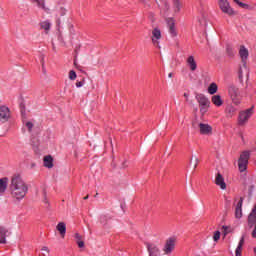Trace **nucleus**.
Returning a JSON list of instances; mask_svg holds the SVG:
<instances>
[{"label": "nucleus", "mask_w": 256, "mask_h": 256, "mask_svg": "<svg viewBox=\"0 0 256 256\" xmlns=\"http://www.w3.org/2000/svg\"><path fill=\"white\" fill-rule=\"evenodd\" d=\"M196 125H197L196 123H193V127H196Z\"/></svg>", "instance_id": "obj_48"}, {"label": "nucleus", "mask_w": 256, "mask_h": 256, "mask_svg": "<svg viewBox=\"0 0 256 256\" xmlns=\"http://www.w3.org/2000/svg\"><path fill=\"white\" fill-rule=\"evenodd\" d=\"M168 77H170V78L173 77V73H169Z\"/></svg>", "instance_id": "obj_47"}, {"label": "nucleus", "mask_w": 256, "mask_h": 256, "mask_svg": "<svg viewBox=\"0 0 256 256\" xmlns=\"http://www.w3.org/2000/svg\"><path fill=\"white\" fill-rule=\"evenodd\" d=\"M26 127L29 132L33 131V122H27Z\"/></svg>", "instance_id": "obj_38"}, {"label": "nucleus", "mask_w": 256, "mask_h": 256, "mask_svg": "<svg viewBox=\"0 0 256 256\" xmlns=\"http://www.w3.org/2000/svg\"><path fill=\"white\" fill-rule=\"evenodd\" d=\"M83 85H85V79H83L82 81H78L76 82V87H83Z\"/></svg>", "instance_id": "obj_40"}, {"label": "nucleus", "mask_w": 256, "mask_h": 256, "mask_svg": "<svg viewBox=\"0 0 256 256\" xmlns=\"http://www.w3.org/2000/svg\"><path fill=\"white\" fill-rule=\"evenodd\" d=\"M99 194L97 193L96 195H95V197H97Z\"/></svg>", "instance_id": "obj_51"}, {"label": "nucleus", "mask_w": 256, "mask_h": 256, "mask_svg": "<svg viewBox=\"0 0 256 256\" xmlns=\"http://www.w3.org/2000/svg\"><path fill=\"white\" fill-rule=\"evenodd\" d=\"M8 230L5 229V227L0 226V243H7L6 237H7Z\"/></svg>", "instance_id": "obj_27"}, {"label": "nucleus", "mask_w": 256, "mask_h": 256, "mask_svg": "<svg viewBox=\"0 0 256 256\" xmlns=\"http://www.w3.org/2000/svg\"><path fill=\"white\" fill-rule=\"evenodd\" d=\"M211 101L216 107H221V105H223V99H221V95L212 96Z\"/></svg>", "instance_id": "obj_25"}, {"label": "nucleus", "mask_w": 256, "mask_h": 256, "mask_svg": "<svg viewBox=\"0 0 256 256\" xmlns=\"http://www.w3.org/2000/svg\"><path fill=\"white\" fill-rule=\"evenodd\" d=\"M252 115H253V107L246 109L244 111H240L238 115V125L240 127L247 125V122L249 121V119H251Z\"/></svg>", "instance_id": "obj_3"}, {"label": "nucleus", "mask_w": 256, "mask_h": 256, "mask_svg": "<svg viewBox=\"0 0 256 256\" xmlns=\"http://www.w3.org/2000/svg\"><path fill=\"white\" fill-rule=\"evenodd\" d=\"M75 239H77V241H81V235H79V233L75 234Z\"/></svg>", "instance_id": "obj_42"}, {"label": "nucleus", "mask_w": 256, "mask_h": 256, "mask_svg": "<svg viewBox=\"0 0 256 256\" xmlns=\"http://www.w3.org/2000/svg\"><path fill=\"white\" fill-rule=\"evenodd\" d=\"M152 44L154 47H158V49H161L160 42L161 41V30L159 28H154L152 30Z\"/></svg>", "instance_id": "obj_8"}, {"label": "nucleus", "mask_w": 256, "mask_h": 256, "mask_svg": "<svg viewBox=\"0 0 256 256\" xmlns=\"http://www.w3.org/2000/svg\"><path fill=\"white\" fill-rule=\"evenodd\" d=\"M218 5L222 13H225V15H229L230 17L235 15V10H233L231 4H229V0H218Z\"/></svg>", "instance_id": "obj_7"}, {"label": "nucleus", "mask_w": 256, "mask_h": 256, "mask_svg": "<svg viewBox=\"0 0 256 256\" xmlns=\"http://www.w3.org/2000/svg\"><path fill=\"white\" fill-rule=\"evenodd\" d=\"M9 183V178L4 177L0 179V195H3L7 191V185Z\"/></svg>", "instance_id": "obj_20"}, {"label": "nucleus", "mask_w": 256, "mask_h": 256, "mask_svg": "<svg viewBox=\"0 0 256 256\" xmlns=\"http://www.w3.org/2000/svg\"><path fill=\"white\" fill-rule=\"evenodd\" d=\"M59 15H61V17H64V15H67V8L65 7H60L58 10Z\"/></svg>", "instance_id": "obj_34"}, {"label": "nucleus", "mask_w": 256, "mask_h": 256, "mask_svg": "<svg viewBox=\"0 0 256 256\" xmlns=\"http://www.w3.org/2000/svg\"><path fill=\"white\" fill-rule=\"evenodd\" d=\"M228 95L234 105H241L243 96H241V91L239 90V88L235 86H230L228 88Z\"/></svg>", "instance_id": "obj_2"}, {"label": "nucleus", "mask_w": 256, "mask_h": 256, "mask_svg": "<svg viewBox=\"0 0 256 256\" xmlns=\"http://www.w3.org/2000/svg\"><path fill=\"white\" fill-rule=\"evenodd\" d=\"M69 79L70 81H75L77 79V73L75 72V70H71L69 72Z\"/></svg>", "instance_id": "obj_32"}, {"label": "nucleus", "mask_w": 256, "mask_h": 256, "mask_svg": "<svg viewBox=\"0 0 256 256\" xmlns=\"http://www.w3.org/2000/svg\"><path fill=\"white\" fill-rule=\"evenodd\" d=\"M226 53H227L228 57H233V55H234L233 48L227 47Z\"/></svg>", "instance_id": "obj_36"}, {"label": "nucleus", "mask_w": 256, "mask_h": 256, "mask_svg": "<svg viewBox=\"0 0 256 256\" xmlns=\"http://www.w3.org/2000/svg\"><path fill=\"white\" fill-rule=\"evenodd\" d=\"M76 243L80 249H83V247H85V242L83 240H77Z\"/></svg>", "instance_id": "obj_37"}, {"label": "nucleus", "mask_w": 256, "mask_h": 256, "mask_svg": "<svg viewBox=\"0 0 256 256\" xmlns=\"http://www.w3.org/2000/svg\"><path fill=\"white\" fill-rule=\"evenodd\" d=\"M44 167L48 169H53V157L51 155L44 157Z\"/></svg>", "instance_id": "obj_26"}, {"label": "nucleus", "mask_w": 256, "mask_h": 256, "mask_svg": "<svg viewBox=\"0 0 256 256\" xmlns=\"http://www.w3.org/2000/svg\"><path fill=\"white\" fill-rule=\"evenodd\" d=\"M164 5H165L166 9H169V4L167 2H164Z\"/></svg>", "instance_id": "obj_45"}, {"label": "nucleus", "mask_w": 256, "mask_h": 256, "mask_svg": "<svg viewBox=\"0 0 256 256\" xmlns=\"http://www.w3.org/2000/svg\"><path fill=\"white\" fill-rule=\"evenodd\" d=\"M9 191L14 201H23L29 192V186L21 175L14 174L10 180Z\"/></svg>", "instance_id": "obj_1"}, {"label": "nucleus", "mask_w": 256, "mask_h": 256, "mask_svg": "<svg viewBox=\"0 0 256 256\" xmlns=\"http://www.w3.org/2000/svg\"><path fill=\"white\" fill-rule=\"evenodd\" d=\"M190 165L193 166V169H197V165H199V158L197 157H194V160L193 158L190 160Z\"/></svg>", "instance_id": "obj_30"}, {"label": "nucleus", "mask_w": 256, "mask_h": 256, "mask_svg": "<svg viewBox=\"0 0 256 256\" xmlns=\"http://www.w3.org/2000/svg\"><path fill=\"white\" fill-rule=\"evenodd\" d=\"M199 127V133L200 135H213V127L209 124H205V123H199L198 124Z\"/></svg>", "instance_id": "obj_9"}, {"label": "nucleus", "mask_w": 256, "mask_h": 256, "mask_svg": "<svg viewBox=\"0 0 256 256\" xmlns=\"http://www.w3.org/2000/svg\"><path fill=\"white\" fill-rule=\"evenodd\" d=\"M87 199H89V195L84 197V201H87Z\"/></svg>", "instance_id": "obj_46"}, {"label": "nucleus", "mask_w": 256, "mask_h": 256, "mask_svg": "<svg viewBox=\"0 0 256 256\" xmlns=\"http://www.w3.org/2000/svg\"><path fill=\"white\" fill-rule=\"evenodd\" d=\"M221 239V232L219 230L214 232L213 235V241H215V243H217V241H219Z\"/></svg>", "instance_id": "obj_31"}, {"label": "nucleus", "mask_w": 256, "mask_h": 256, "mask_svg": "<svg viewBox=\"0 0 256 256\" xmlns=\"http://www.w3.org/2000/svg\"><path fill=\"white\" fill-rule=\"evenodd\" d=\"M222 229L224 231V235H229L233 230L231 229V226H222Z\"/></svg>", "instance_id": "obj_33"}, {"label": "nucleus", "mask_w": 256, "mask_h": 256, "mask_svg": "<svg viewBox=\"0 0 256 256\" xmlns=\"http://www.w3.org/2000/svg\"><path fill=\"white\" fill-rule=\"evenodd\" d=\"M148 19L151 21V23H155V14L153 12H150L148 14Z\"/></svg>", "instance_id": "obj_35"}, {"label": "nucleus", "mask_w": 256, "mask_h": 256, "mask_svg": "<svg viewBox=\"0 0 256 256\" xmlns=\"http://www.w3.org/2000/svg\"><path fill=\"white\" fill-rule=\"evenodd\" d=\"M244 75L249 77V69H247V63H243V65L240 66V68L238 70V79H239L240 83H243Z\"/></svg>", "instance_id": "obj_14"}, {"label": "nucleus", "mask_w": 256, "mask_h": 256, "mask_svg": "<svg viewBox=\"0 0 256 256\" xmlns=\"http://www.w3.org/2000/svg\"><path fill=\"white\" fill-rule=\"evenodd\" d=\"M32 3H36L39 9H43L46 13H49V8L45 5V0H31Z\"/></svg>", "instance_id": "obj_23"}, {"label": "nucleus", "mask_w": 256, "mask_h": 256, "mask_svg": "<svg viewBox=\"0 0 256 256\" xmlns=\"http://www.w3.org/2000/svg\"><path fill=\"white\" fill-rule=\"evenodd\" d=\"M57 231H59L62 237H65V233H67V225L64 222H60L56 226Z\"/></svg>", "instance_id": "obj_24"}, {"label": "nucleus", "mask_w": 256, "mask_h": 256, "mask_svg": "<svg viewBox=\"0 0 256 256\" xmlns=\"http://www.w3.org/2000/svg\"><path fill=\"white\" fill-rule=\"evenodd\" d=\"M237 5H239V7H242L243 9L249 7V5L243 3V2H240V1H236Z\"/></svg>", "instance_id": "obj_39"}, {"label": "nucleus", "mask_w": 256, "mask_h": 256, "mask_svg": "<svg viewBox=\"0 0 256 256\" xmlns=\"http://www.w3.org/2000/svg\"><path fill=\"white\" fill-rule=\"evenodd\" d=\"M239 55L242 59V63H247V59L249 58V50H247L245 46H240Z\"/></svg>", "instance_id": "obj_18"}, {"label": "nucleus", "mask_w": 256, "mask_h": 256, "mask_svg": "<svg viewBox=\"0 0 256 256\" xmlns=\"http://www.w3.org/2000/svg\"><path fill=\"white\" fill-rule=\"evenodd\" d=\"M175 245H177V238L175 237H170L166 239L164 243V247L162 249L164 255H171L173 251H175Z\"/></svg>", "instance_id": "obj_4"}, {"label": "nucleus", "mask_w": 256, "mask_h": 256, "mask_svg": "<svg viewBox=\"0 0 256 256\" xmlns=\"http://www.w3.org/2000/svg\"><path fill=\"white\" fill-rule=\"evenodd\" d=\"M99 194L97 193L96 195H95V197H97Z\"/></svg>", "instance_id": "obj_53"}, {"label": "nucleus", "mask_w": 256, "mask_h": 256, "mask_svg": "<svg viewBox=\"0 0 256 256\" xmlns=\"http://www.w3.org/2000/svg\"><path fill=\"white\" fill-rule=\"evenodd\" d=\"M74 65L77 66V62L74 61Z\"/></svg>", "instance_id": "obj_49"}, {"label": "nucleus", "mask_w": 256, "mask_h": 256, "mask_svg": "<svg viewBox=\"0 0 256 256\" xmlns=\"http://www.w3.org/2000/svg\"><path fill=\"white\" fill-rule=\"evenodd\" d=\"M237 113V108L233 104H228L225 108V114L228 119H231Z\"/></svg>", "instance_id": "obj_16"}, {"label": "nucleus", "mask_w": 256, "mask_h": 256, "mask_svg": "<svg viewBox=\"0 0 256 256\" xmlns=\"http://www.w3.org/2000/svg\"><path fill=\"white\" fill-rule=\"evenodd\" d=\"M40 29L45 31L46 35L51 31V21L46 20L39 23Z\"/></svg>", "instance_id": "obj_21"}, {"label": "nucleus", "mask_w": 256, "mask_h": 256, "mask_svg": "<svg viewBox=\"0 0 256 256\" xmlns=\"http://www.w3.org/2000/svg\"><path fill=\"white\" fill-rule=\"evenodd\" d=\"M147 251L149 256H161V250L156 244L146 243Z\"/></svg>", "instance_id": "obj_11"}, {"label": "nucleus", "mask_w": 256, "mask_h": 256, "mask_svg": "<svg viewBox=\"0 0 256 256\" xmlns=\"http://www.w3.org/2000/svg\"><path fill=\"white\" fill-rule=\"evenodd\" d=\"M186 63L190 69V71H197V61H195V57L194 56H189L186 59Z\"/></svg>", "instance_id": "obj_19"}, {"label": "nucleus", "mask_w": 256, "mask_h": 256, "mask_svg": "<svg viewBox=\"0 0 256 256\" xmlns=\"http://www.w3.org/2000/svg\"><path fill=\"white\" fill-rule=\"evenodd\" d=\"M215 185H217V187H220V189H222V190L227 189V184L225 183V178H223V175H221V173L216 174Z\"/></svg>", "instance_id": "obj_15"}, {"label": "nucleus", "mask_w": 256, "mask_h": 256, "mask_svg": "<svg viewBox=\"0 0 256 256\" xmlns=\"http://www.w3.org/2000/svg\"><path fill=\"white\" fill-rule=\"evenodd\" d=\"M243 245H245V236H242L240 238L238 246H237V248L235 250V255L236 256H241V253H243Z\"/></svg>", "instance_id": "obj_22"}, {"label": "nucleus", "mask_w": 256, "mask_h": 256, "mask_svg": "<svg viewBox=\"0 0 256 256\" xmlns=\"http://www.w3.org/2000/svg\"><path fill=\"white\" fill-rule=\"evenodd\" d=\"M248 225L249 227H253L254 225H256V205H254L252 211L248 216Z\"/></svg>", "instance_id": "obj_17"}, {"label": "nucleus", "mask_w": 256, "mask_h": 256, "mask_svg": "<svg viewBox=\"0 0 256 256\" xmlns=\"http://www.w3.org/2000/svg\"><path fill=\"white\" fill-rule=\"evenodd\" d=\"M184 97H185L186 99H189V93H184Z\"/></svg>", "instance_id": "obj_44"}, {"label": "nucleus", "mask_w": 256, "mask_h": 256, "mask_svg": "<svg viewBox=\"0 0 256 256\" xmlns=\"http://www.w3.org/2000/svg\"><path fill=\"white\" fill-rule=\"evenodd\" d=\"M42 251H46V253H49V248L43 247V248H42Z\"/></svg>", "instance_id": "obj_43"}, {"label": "nucleus", "mask_w": 256, "mask_h": 256, "mask_svg": "<svg viewBox=\"0 0 256 256\" xmlns=\"http://www.w3.org/2000/svg\"><path fill=\"white\" fill-rule=\"evenodd\" d=\"M249 157H250V154L247 151H244L240 155V158L238 159V169L240 173L247 171V165H249Z\"/></svg>", "instance_id": "obj_6"}, {"label": "nucleus", "mask_w": 256, "mask_h": 256, "mask_svg": "<svg viewBox=\"0 0 256 256\" xmlns=\"http://www.w3.org/2000/svg\"><path fill=\"white\" fill-rule=\"evenodd\" d=\"M99 194L97 193L96 195H95V197H97Z\"/></svg>", "instance_id": "obj_52"}, {"label": "nucleus", "mask_w": 256, "mask_h": 256, "mask_svg": "<svg viewBox=\"0 0 256 256\" xmlns=\"http://www.w3.org/2000/svg\"><path fill=\"white\" fill-rule=\"evenodd\" d=\"M172 3L175 13H179V11H181V7H183L181 2L179 0H172Z\"/></svg>", "instance_id": "obj_29"}, {"label": "nucleus", "mask_w": 256, "mask_h": 256, "mask_svg": "<svg viewBox=\"0 0 256 256\" xmlns=\"http://www.w3.org/2000/svg\"><path fill=\"white\" fill-rule=\"evenodd\" d=\"M243 197H240L239 201L236 204L235 208V217L236 219H241L243 217Z\"/></svg>", "instance_id": "obj_13"}, {"label": "nucleus", "mask_w": 256, "mask_h": 256, "mask_svg": "<svg viewBox=\"0 0 256 256\" xmlns=\"http://www.w3.org/2000/svg\"><path fill=\"white\" fill-rule=\"evenodd\" d=\"M254 229L252 231V237L253 239H256V224L253 225Z\"/></svg>", "instance_id": "obj_41"}, {"label": "nucleus", "mask_w": 256, "mask_h": 256, "mask_svg": "<svg viewBox=\"0 0 256 256\" xmlns=\"http://www.w3.org/2000/svg\"><path fill=\"white\" fill-rule=\"evenodd\" d=\"M237 1H239V0H234V3H237Z\"/></svg>", "instance_id": "obj_50"}, {"label": "nucleus", "mask_w": 256, "mask_h": 256, "mask_svg": "<svg viewBox=\"0 0 256 256\" xmlns=\"http://www.w3.org/2000/svg\"><path fill=\"white\" fill-rule=\"evenodd\" d=\"M219 87L217 86V83L212 82L209 87H208V93L210 95H215V93H217Z\"/></svg>", "instance_id": "obj_28"}, {"label": "nucleus", "mask_w": 256, "mask_h": 256, "mask_svg": "<svg viewBox=\"0 0 256 256\" xmlns=\"http://www.w3.org/2000/svg\"><path fill=\"white\" fill-rule=\"evenodd\" d=\"M10 117H11V112L9 111V108L7 106H1L0 107V121L2 123H7V121H9Z\"/></svg>", "instance_id": "obj_10"}, {"label": "nucleus", "mask_w": 256, "mask_h": 256, "mask_svg": "<svg viewBox=\"0 0 256 256\" xmlns=\"http://www.w3.org/2000/svg\"><path fill=\"white\" fill-rule=\"evenodd\" d=\"M167 27L171 37H177V29L175 28V19L167 18L166 19Z\"/></svg>", "instance_id": "obj_12"}, {"label": "nucleus", "mask_w": 256, "mask_h": 256, "mask_svg": "<svg viewBox=\"0 0 256 256\" xmlns=\"http://www.w3.org/2000/svg\"><path fill=\"white\" fill-rule=\"evenodd\" d=\"M196 100L199 103L200 112H202V114L207 113V111L209 109V105H211L209 98H206L205 95H203V94H197Z\"/></svg>", "instance_id": "obj_5"}]
</instances>
